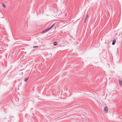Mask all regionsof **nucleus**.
<instances>
[{
  "label": "nucleus",
  "mask_w": 122,
  "mask_h": 122,
  "mask_svg": "<svg viewBox=\"0 0 122 122\" xmlns=\"http://www.w3.org/2000/svg\"><path fill=\"white\" fill-rule=\"evenodd\" d=\"M54 24H53L50 27L48 28L47 29L44 30L42 31L41 32V34H42L43 33H45L47 31H48L49 30H50L54 26Z\"/></svg>",
  "instance_id": "f257e3e1"
},
{
  "label": "nucleus",
  "mask_w": 122,
  "mask_h": 122,
  "mask_svg": "<svg viewBox=\"0 0 122 122\" xmlns=\"http://www.w3.org/2000/svg\"><path fill=\"white\" fill-rule=\"evenodd\" d=\"M104 111L106 113H107L108 112V109L107 107H105L104 108Z\"/></svg>",
  "instance_id": "f03ea898"
},
{
  "label": "nucleus",
  "mask_w": 122,
  "mask_h": 122,
  "mask_svg": "<svg viewBox=\"0 0 122 122\" xmlns=\"http://www.w3.org/2000/svg\"><path fill=\"white\" fill-rule=\"evenodd\" d=\"M119 81L120 86H122V81L121 80L119 79Z\"/></svg>",
  "instance_id": "7ed1b4c3"
},
{
  "label": "nucleus",
  "mask_w": 122,
  "mask_h": 122,
  "mask_svg": "<svg viewBox=\"0 0 122 122\" xmlns=\"http://www.w3.org/2000/svg\"><path fill=\"white\" fill-rule=\"evenodd\" d=\"M116 42V40L115 39H114L113 40L112 43V44L113 45H114L115 43Z\"/></svg>",
  "instance_id": "20e7f679"
},
{
  "label": "nucleus",
  "mask_w": 122,
  "mask_h": 122,
  "mask_svg": "<svg viewBox=\"0 0 122 122\" xmlns=\"http://www.w3.org/2000/svg\"><path fill=\"white\" fill-rule=\"evenodd\" d=\"M2 6L4 8H5L6 7L5 5L4 4H2Z\"/></svg>",
  "instance_id": "39448f33"
},
{
  "label": "nucleus",
  "mask_w": 122,
  "mask_h": 122,
  "mask_svg": "<svg viewBox=\"0 0 122 122\" xmlns=\"http://www.w3.org/2000/svg\"><path fill=\"white\" fill-rule=\"evenodd\" d=\"M56 43V42H55L53 44L55 46H56V45H57L58 44L57 43Z\"/></svg>",
  "instance_id": "423d86ee"
},
{
  "label": "nucleus",
  "mask_w": 122,
  "mask_h": 122,
  "mask_svg": "<svg viewBox=\"0 0 122 122\" xmlns=\"http://www.w3.org/2000/svg\"><path fill=\"white\" fill-rule=\"evenodd\" d=\"M28 78H26L25 79H24V81H25L26 82H27V80H28Z\"/></svg>",
  "instance_id": "0eeeda50"
},
{
  "label": "nucleus",
  "mask_w": 122,
  "mask_h": 122,
  "mask_svg": "<svg viewBox=\"0 0 122 122\" xmlns=\"http://www.w3.org/2000/svg\"><path fill=\"white\" fill-rule=\"evenodd\" d=\"M88 17V15H87L86 16L85 18V20H86L87 19Z\"/></svg>",
  "instance_id": "6e6552de"
},
{
  "label": "nucleus",
  "mask_w": 122,
  "mask_h": 122,
  "mask_svg": "<svg viewBox=\"0 0 122 122\" xmlns=\"http://www.w3.org/2000/svg\"><path fill=\"white\" fill-rule=\"evenodd\" d=\"M38 47L37 46H33V47L34 48H35L36 47Z\"/></svg>",
  "instance_id": "1a4fd4ad"
}]
</instances>
